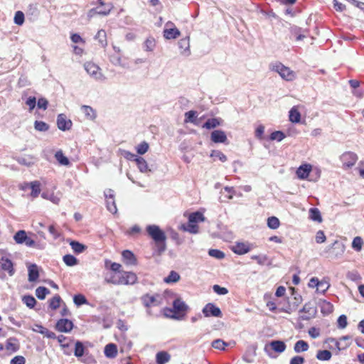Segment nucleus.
<instances>
[{
    "label": "nucleus",
    "instance_id": "412c9836",
    "mask_svg": "<svg viewBox=\"0 0 364 364\" xmlns=\"http://www.w3.org/2000/svg\"><path fill=\"white\" fill-rule=\"evenodd\" d=\"M311 171V166L309 164H304L299 167L296 171V175L298 178L301 179H305L309 175Z\"/></svg>",
    "mask_w": 364,
    "mask_h": 364
},
{
    "label": "nucleus",
    "instance_id": "f8f14e48",
    "mask_svg": "<svg viewBox=\"0 0 364 364\" xmlns=\"http://www.w3.org/2000/svg\"><path fill=\"white\" fill-rule=\"evenodd\" d=\"M299 311L301 313H305V314H309V316H307V315L300 316V318L303 321L309 320L311 316H313L316 313V310L314 309L313 305L310 302L305 304L304 306H303V308Z\"/></svg>",
    "mask_w": 364,
    "mask_h": 364
},
{
    "label": "nucleus",
    "instance_id": "b1692460",
    "mask_svg": "<svg viewBox=\"0 0 364 364\" xmlns=\"http://www.w3.org/2000/svg\"><path fill=\"white\" fill-rule=\"evenodd\" d=\"M171 359V355L166 351L158 352L156 355V360L157 364H165Z\"/></svg>",
    "mask_w": 364,
    "mask_h": 364
},
{
    "label": "nucleus",
    "instance_id": "7c9ffc66",
    "mask_svg": "<svg viewBox=\"0 0 364 364\" xmlns=\"http://www.w3.org/2000/svg\"><path fill=\"white\" fill-rule=\"evenodd\" d=\"M205 218L200 212H194L190 214L188 217V222L191 223H196L198 222H203Z\"/></svg>",
    "mask_w": 364,
    "mask_h": 364
},
{
    "label": "nucleus",
    "instance_id": "774afa93",
    "mask_svg": "<svg viewBox=\"0 0 364 364\" xmlns=\"http://www.w3.org/2000/svg\"><path fill=\"white\" fill-rule=\"evenodd\" d=\"M11 364H25L26 359L22 355H16L11 360Z\"/></svg>",
    "mask_w": 364,
    "mask_h": 364
},
{
    "label": "nucleus",
    "instance_id": "de8ad7c7",
    "mask_svg": "<svg viewBox=\"0 0 364 364\" xmlns=\"http://www.w3.org/2000/svg\"><path fill=\"white\" fill-rule=\"evenodd\" d=\"M321 312L324 314H328L333 311V305L326 301H323L321 306Z\"/></svg>",
    "mask_w": 364,
    "mask_h": 364
},
{
    "label": "nucleus",
    "instance_id": "58836bf2",
    "mask_svg": "<svg viewBox=\"0 0 364 364\" xmlns=\"http://www.w3.org/2000/svg\"><path fill=\"white\" fill-rule=\"evenodd\" d=\"M331 353L328 350H318L316 354V358L319 360H329L331 358Z\"/></svg>",
    "mask_w": 364,
    "mask_h": 364
},
{
    "label": "nucleus",
    "instance_id": "f704fd0d",
    "mask_svg": "<svg viewBox=\"0 0 364 364\" xmlns=\"http://www.w3.org/2000/svg\"><path fill=\"white\" fill-rule=\"evenodd\" d=\"M70 245L71 246L73 250L75 253H77V254H80V253L83 252L85 250V249H86V246L85 245H84L83 244L80 243L77 241L72 240L70 242Z\"/></svg>",
    "mask_w": 364,
    "mask_h": 364
},
{
    "label": "nucleus",
    "instance_id": "6ab92c4d",
    "mask_svg": "<svg viewBox=\"0 0 364 364\" xmlns=\"http://www.w3.org/2000/svg\"><path fill=\"white\" fill-rule=\"evenodd\" d=\"M256 347L249 348L242 356V360L247 363H252L255 360L256 356Z\"/></svg>",
    "mask_w": 364,
    "mask_h": 364
},
{
    "label": "nucleus",
    "instance_id": "bb28decb",
    "mask_svg": "<svg viewBox=\"0 0 364 364\" xmlns=\"http://www.w3.org/2000/svg\"><path fill=\"white\" fill-rule=\"evenodd\" d=\"M136 163L140 172L147 173L151 171V169L149 168L147 162L143 157L139 156V158L136 159Z\"/></svg>",
    "mask_w": 364,
    "mask_h": 364
},
{
    "label": "nucleus",
    "instance_id": "f03ea898",
    "mask_svg": "<svg viewBox=\"0 0 364 364\" xmlns=\"http://www.w3.org/2000/svg\"><path fill=\"white\" fill-rule=\"evenodd\" d=\"M269 69L272 71L277 73L280 77L286 81H292L296 77L295 72L280 62L272 63L269 65Z\"/></svg>",
    "mask_w": 364,
    "mask_h": 364
},
{
    "label": "nucleus",
    "instance_id": "0e129e2a",
    "mask_svg": "<svg viewBox=\"0 0 364 364\" xmlns=\"http://www.w3.org/2000/svg\"><path fill=\"white\" fill-rule=\"evenodd\" d=\"M214 292L219 295H225L228 293V290L225 287H222L218 284H215L213 287Z\"/></svg>",
    "mask_w": 364,
    "mask_h": 364
},
{
    "label": "nucleus",
    "instance_id": "e2e57ef3",
    "mask_svg": "<svg viewBox=\"0 0 364 364\" xmlns=\"http://www.w3.org/2000/svg\"><path fill=\"white\" fill-rule=\"evenodd\" d=\"M73 301L77 306H80L87 303L86 298L82 294L75 295Z\"/></svg>",
    "mask_w": 364,
    "mask_h": 364
},
{
    "label": "nucleus",
    "instance_id": "f3484780",
    "mask_svg": "<svg viewBox=\"0 0 364 364\" xmlns=\"http://www.w3.org/2000/svg\"><path fill=\"white\" fill-rule=\"evenodd\" d=\"M164 37L166 39H176L181 36V32L176 27L164 28Z\"/></svg>",
    "mask_w": 364,
    "mask_h": 364
},
{
    "label": "nucleus",
    "instance_id": "4468645a",
    "mask_svg": "<svg viewBox=\"0 0 364 364\" xmlns=\"http://www.w3.org/2000/svg\"><path fill=\"white\" fill-rule=\"evenodd\" d=\"M107 9L106 11H98V7L93 8L89 10V11L87 14V21H90L92 17H94L95 15H102V16H107L109 14L111 11L113 9L112 4H107Z\"/></svg>",
    "mask_w": 364,
    "mask_h": 364
},
{
    "label": "nucleus",
    "instance_id": "7ed1b4c3",
    "mask_svg": "<svg viewBox=\"0 0 364 364\" xmlns=\"http://www.w3.org/2000/svg\"><path fill=\"white\" fill-rule=\"evenodd\" d=\"M188 306L180 298L176 299L173 302V309H165V315L175 319H179V314L183 315L188 309Z\"/></svg>",
    "mask_w": 364,
    "mask_h": 364
},
{
    "label": "nucleus",
    "instance_id": "aec40b11",
    "mask_svg": "<svg viewBox=\"0 0 364 364\" xmlns=\"http://www.w3.org/2000/svg\"><path fill=\"white\" fill-rule=\"evenodd\" d=\"M178 47L181 50V53L184 55H190V43L189 38H182L178 41Z\"/></svg>",
    "mask_w": 364,
    "mask_h": 364
},
{
    "label": "nucleus",
    "instance_id": "9b49d317",
    "mask_svg": "<svg viewBox=\"0 0 364 364\" xmlns=\"http://www.w3.org/2000/svg\"><path fill=\"white\" fill-rule=\"evenodd\" d=\"M73 327V322L66 318L60 319L56 323V329L60 332H70Z\"/></svg>",
    "mask_w": 364,
    "mask_h": 364
},
{
    "label": "nucleus",
    "instance_id": "f257e3e1",
    "mask_svg": "<svg viewBox=\"0 0 364 364\" xmlns=\"http://www.w3.org/2000/svg\"><path fill=\"white\" fill-rule=\"evenodd\" d=\"M148 235L154 240L156 245L155 251L158 255H161L166 249V236L164 232L156 225H149L146 227Z\"/></svg>",
    "mask_w": 364,
    "mask_h": 364
},
{
    "label": "nucleus",
    "instance_id": "79ce46f5",
    "mask_svg": "<svg viewBox=\"0 0 364 364\" xmlns=\"http://www.w3.org/2000/svg\"><path fill=\"white\" fill-rule=\"evenodd\" d=\"M26 232L24 230H18L14 235V238L16 243L22 244L25 242L26 237Z\"/></svg>",
    "mask_w": 364,
    "mask_h": 364
},
{
    "label": "nucleus",
    "instance_id": "cd10ccee",
    "mask_svg": "<svg viewBox=\"0 0 364 364\" xmlns=\"http://www.w3.org/2000/svg\"><path fill=\"white\" fill-rule=\"evenodd\" d=\"M6 348L7 350L12 353L16 352L19 348V345L17 343V340L14 338H9L6 343Z\"/></svg>",
    "mask_w": 364,
    "mask_h": 364
},
{
    "label": "nucleus",
    "instance_id": "423d86ee",
    "mask_svg": "<svg viewBox=\"0 0 364 364\" xmlns=\"http://www.w3.org/2000/svg\"><path fill=\"white\" fill-rule=\"evenodd\" d=\"M341 160L345 168H348L354 166L358 161L357 155L351 151L343 153L341 156Z\"/></svg>",
    "mask_w": 364,
    "mask_h": 364
},
{
    "label": "nucleus",
    "instance_id": "338daca9",
    "mask_svg": "<svg viewBox=\"0 0 364 364\" xmlns=\"http://www.w3.org/2000/svg\"><path fill=\"white\" fill-rule=\"evenodd\" d=\"M347 317L345 315H341L338 318V326L340 328H344L347 326Z\"/></svg>",
    "mask_w": 364,
    "mask_h": 364
},
{
    "label": "nucleus",
    "instance_id": "dca6fc26",
    "mask_svg": "<svg viewBox=\"0 0 364 364\" xmlns=\"http://www.w3.org/2000/svg\"><path fill=\"white\" fill-rule=\"evenodd\" d=\"M0 264L3 270L7 271L10 276L14 275V269L13 267V263L9 259L1 257L0 258Z\"/></svg>",
    "mask_w": 364,
    "mask_h": 364
},
{
    "label": "nucleus",
    "instance_id": "ea45409f",
    "mask_svg": "<svg viewBox=\"0 0 364 364\" xmlns=\"http://www.w3.org/2000/svg\"><path fill=\"white\" fill-rule=\"evenodd\" d=\"M48 294H50V291L46 287H39L36 289V296L41 300L44 299Z\"/></svg>",
    "mask_w": 364,
    "mask_h": 364
},
{
    "label": "nucleus",
    "instance_id": "ddd939ff",
    "mask_svg": "<svg viewBox=\"0 0 364 364\" xmlns=\"http://www.w3.org/2000/svg\"><path fill=\"white\" fill-rule=\"evenodd\" d=\"M210 139L214 143H225L228 139L225 132L220 129L213 131Z\"/></svg>",
    "mask_w": 364,
    "mask_h": 364
},
{
    "label": "nucleus",
    "instance_id": "a18cd8bd",
    "mask_svg": "<svg viewBox=\"0 0 364 364\" xmlns=\"http://www.w3.org/2000/svg\"><path fill=\"white\" fill-rule=\"evenodd\" d=\"M280 223L277 218L274 216L269 217L267 219V225L272 230L277 229L279 227Z\"/></svg>",
    "mask_w": 364,
    "mask_h": 364
},
{
    "label": "nucleus",
    "instance_id": "603ef678",
    "mask_svg": "<svg viewBox=\"0 0 364 364\" xmlns=\"http://www.w3.org/2000/svg\"><path fill=\"white\" fill-rule=\"evenodd\" d=\"M208 254L210 256L217 258V259H223L225 257V254L223 252L216 250V249H210L208 251Z\"/></svg>",
    "mask_w": 364,
    "mask_h": 364
},
{
    "label": "nucleus",
    "instance_id": "c03bdc74",
    "mask_svg": "<svg viewBox=\"0 0 364 364\" xmlns=\"http://www.w3.org/2000/svg\"><path fill=\"white\" fill-rule=\"evenodd\" d=\"M63 262L66 265L73 267L77 264V259L72 255H65L63 256Z\"/></svg>",
    "mask_w": 364,
    "mask_h": 364
},
{
    "label": "nucleus",
    "instance_id": "e433bc0d",
    "mask_svg": "<svg viewBox=\"0 0 364 364\" xmlns=\"http://www.w3.org/2000/svg\"><path fill=\"white\" fill-rule=\"evenodd\" d=\"M180 279V275L175 271H171L168 276L164 279L166 283H176Z\"/></svg>",
    "mask_w": 364,
    "mask_h": 364
},
{
    "label": "nucleus",
    "instance_id": "37998d69",
    "mask_svg": "<svg viewBox=\"0 0 364 364\" xmlns=\"http://www.w3.org/2000/svg\"><path fill=\"white\" fill-rule=\"evenodd\" d=\"M34 128L38 132H46L49 129V125L43 121H35Z\"/></svg>",
    "mask_w": 364,
    "mask_h": 364
},
{
    "label": "nucleus",
    "instance_id": "680f3d73",
    "mask_svg": "<svg viewBox=\"0 0 364 364\" xmlns=\"http://www.w3.org/2000/svg\"><path fill=\"white\" fill-rule=\"evenodd\" d=\"M252 259L256 260L259 264L263 265L268 260V257L265 255H252L251 257Z\"/></svg>",
    "mask_w": 364,
    "mask_h": 364
},
{
    "label": "nucleus",
    "instance_id": "6e6552de",
    "mask_svg": "<svg viewBox=\"0 0 364 364\" xmlns=\"http://www.w3.org/2000/svg\"><path fill=\"white\" fill-rule=\"evenodd\" d=\"M143 304L146 307L156 306L161 304V298L159 295L146 294L141 297Z\"/></svg>",
    "mask_w": 364,
    "mask_h": 364
},
{
    "label": "nucleus",
    "instance_id": "4d7b16f0",
    "mask_svg": "<svg viewBox=\"0 0 364 364\" xmlns=\"http://www.w3.org/2000/svg\"><path fill=\"white\" fill-rule=\"evenodd\" d=\"M81 109L83 111V112L85 113V114L87 117H88L90 119H93L95 117V112L91 107L87 106V105H83V106H82Z\"/></svg>",
    "mask_w": 364,
    "mask_h": 364
},
{
    "label": "nucleus",
    "instance_id": "20e7f679",
    "mask_svg": "<svg viewBox=\"0 0 364 364\" xmlns=\"http://www.w3.org/2000/svg\"><path fill=\"white\" fill-rule=\"evenodd\" d=\"M346 247L342 242L336 240L333 244L326 247L323 253L326 257L330 259H338L341 257L345 252Z\"/></svg>",
    "mask_w": 364,
    "mask_h": 364
},
{
    "label": "nucleus",
    "instance_id": "2eb2a0df",
    "mask_svg": "<svg viewBox=\"0 0 364 364\" xmlns=\"http://www.w3.org/2000/svg\"><path fill=\"white\" fill-rule=\"evenodd\" d=\"M251 247L248 243L237 242L232 247V250L237 255H243L248 252Z\"/></svg>",
    "mask_w": 364,
    "mask_h": 364
},
{
    "label": "nucleus",
    "instance_id": "09e8293b",
    "mask_svg": "<svg viewBox=\"0 0 364 364\" xmlns=\"http://www.w3.org/2000/svg\"><path fill=\"white\" fill-rule=\"evenodd\" d=\"M61 301V298L59 295L54 296L50 300L49 303V306L50 309L55 310L60 306V304Z\"/></svg>",
    "mask_w": 364,
    "mask_h": 364
},
{
    "label": "nucleus",
    "instance_id": "a878e982",
    "mask_svg": "<svg viewBox=\"0 0 364 364\" xmlns=\"http://www.w3.org/2000/svg\"><path fill=\"white\" fill-rule=\"evenodd\" d=\"M104 352L107 358H114L117 354V346L114 343H109L105 346Z\"/></svg>",
    "mask_w": 364,
    "mask_h": 364
},
{
    "label": "nucleus",
    "instance_id": "052dcab7",
    "mask_svg": "<svg viewBox=\"0 0 364 364\" xmlns=\"http://www.w3.org/2000/svg\"><path fill=\"white\" fill-rule=\"evenodd\" d=\"M197 117V112L193 110L188 111L185 113V122L193 123Z\"/></svg>",
    "mask_w": 364,
    "mask_h": 364
},
{
    "label": "nucleus",
    "instance_id": "bf43d9fd",
    "mask_svg": "<svg viewBox=\"0 0 364 364\" xmlns=\"http://www.w3.org/2000/svg\"><path fill=\"white\" fill-rule=\"evenodd\" d=\"M183 228L185 231H187L191 233H198V226L195 223H191L188 222L187 226L183 225Z\"/></svg>",
    "mask_w": 364,
    "mask_h": 364
},
{
    "label": "nucleus",
    "instance_id": "c85d7f7f",
    "mask_svg": "<svg viewBox=\"0 0 364 364\" xmlns=\"http://www.w3.org/2000/svg\"><path fill=\"white\" fill-rule=\"evenodd\" d=\"M309 218L315 222L321 223L322 218L320 210L316 208H311L309 209Z\"/></svg>",
    "mask_w": 364,
    "mask_h": 364
},
{
    "label": "nucleus",
    "instance_id": "4c0bfd02",
    "mask_svg": "<svg viewBox=\"0 0 364 364\" xmlns=\"http://www.w3.org/2000/svg\"><path fill=\"white\" fill-rule=\"evenodd\" d=\"M156 46L155 39L152 37H149L146 38L144 43V48L146 51H153Z\"/></svg>",
    "mask_w": 364,
    "mask_h": 364
},
{
    "label": "nucleus",
    "instance_id": "c756f323",
    "mask_svg": "<svg viewBox=\"0 0 364 364\" xmlns=\"http://www.w3.org/2000/svg\"><path fill=\"white\" fill-rule=\"evenodd\" d=\"M308 349H309L308 343L303 340L298 341L294 346V350L297 353L307 351Z\"/></svg>",
    "mask_w": 364,
    "mask_h": 364
},
{
    "label": "nucleus",
    "instance_id": "13d9d810",
    "mask_svg": "<svg viewBox=\"0 0 364 364\" xmlns=\"http://www.w3.org/2000/svg\"><path fill=\"white\" fill-rule=\"evenodd\" d=\"M107 203V210L115 214L117 212V208L116 206L115 200H110V199H106Z\"/></svg>",
    "mask_w": 364,
    "mask_h": 364
},
{
    "label": "nucleus",
    "instance_id": "69168bd1",
    "mask_svg": "<svg viewBox=\"0 0 364 364\" xmlns=\"http://www.w3.org/2000/svg\"><path fill=\"white\" fill-rule=\"evenodd\" d=\"M211 156L218 158L222 162H225L227 160V156L220 151H213Z\"/></svg>",
    "mask_w": 364,
    "mask_h": 364
},
{
    "label": "nucleus",
    "instance_id": "a211bd4d",
    "mask_svg": "<svg viewBox=\"0 0 364 364\" xmlns=\"http://www.w3.org/2000/svg\"><path fill=\"white\" fill-rule=\"evenodd\" d=\"M350 339V337L349 336H345L341 337L339 339V341L332 338L331 341L335 343V346L338 350H341L348 347L350 344L348 343H346V341H348Z\"/></svg>",
    "mask_w": 364,
    "mask_h": 364
},
{
    "label": "nucleus",
    "instance_id": "1a4fd4ad",
    "mask_svg": "<svg viewBox=\"0 0 364 364\" xmlns=\"http://www.w3.org/2000/svg\"><path fill=\"white\" fill-rule=\"evenodd\" d=\"M269 349L281 353L286 350V344L282 341H272L269 344H267L264 348L267 353H269Z\"/></svg>",
    "mask_w": 364,
    "mask_h": 364
},
{
    "label": "nucleus",
    "instance_id": "39448f33",
    "mask_svg": "<svg viewBox=\"0 0 364 364\" xmlns=\"http://www.w3.org/2000/svg\"><path fill=\"white\" fill-rule=\"evenodd\" d=\"M84 68L87 74L95 80L104 82L106 80L105 76L101 73V69L97 65L92 62H86L84 64Z\"/></svg>",
    "mask_w": 364,
    "mask_h": 364
},
{
    "label": "nucleus",
    "instance_id": "72a5a7b5",
    "mask_svg": "<svg viewBox=\"0 0 364 364\" xmlns=\"http://www.w3.org/2000/svg\"><path fill=\"white\" fill-rule=\"evenodd\" d=\"M55 158L58 161V162L63 166H68L70 165L69 159L63 154L61 150L58 151L55 154Z\"/></svg>",
    "mask_w": 364,
    "mask_h": 364
},
{
    "label": "nucleus",
    "instance_id": "2f4dec72",
    "mask_svg": "<svg viewBox=\"0 0 364 364\" xmlns=\"http://www.w3.org/2000/svg\"><path fill=\"white\" fill-rule=\"evenodd\" d=\"M289 121L293 123H299L301 119V114L298 109L294 107L289 111Z\"/></svg>",
    "mask_w": 364,
    "mask_h": 364
},
{
    "label": "nucleus",
    "instance_id": "864d4df0",
    "mask_svg": "<svg viewBox=\"0 0 364 364\" xmlns=\"http://www.w3.org/2000/svg\"><path fill=\"white\" fill-rule=\"evenodd\" d=\"M14 23L18 26H21L24 23V14L22 11H18L16 12Z\"/></svg>",
    "mask_w": 364,
    "mask_h": 364
},
{
    "label": "nucleus",
    "instance_id": "0eeeda50",
    "mask_svg": "<svg viewBox=\"0 0 364 364\" xmlns=\"http://www.w3.org/2000/svg\"><path fill=\"white\" fill-rule=\"evenodd\" d=\"M202 312L205 317H222V312L220 309L212 303L207 304L203 307Z\"/></svg>",
    "mask_w": 364,
    "mask_h": 364
},
{
    "label": "nucleus",
    "instance_id": "3c124183",
    "mask_svg": "<svg viewBox=\"0 0 364 364\" xmlns=\"http://www.w3.org/2000/svg\"><path fill=\"white\" fill-rule=\"evenodd\" d=\"M23 301L28 307L31 309L34 307L35 304H36L35 298L30 295L24 296L23 297Z\"/></svg>",
    "mask_w": 364,
    "mask_h": 364
},
{
    "label": "nucleus",
    "instance_id": "393cba45",
    "mask_svg": "<svg viewBox=\"0 0 364 364\" xmlns=\"http://www.w3.org/2000/svg\"><path fill=\"white\" fill-rule=\"evenodd\" d=\"M222 120L219 118H210L208 119L205 124L203 125V128L207 129H214L221 124Z\"/></svg>",
    "mask_w": 364,
    "mask_h": 364
},
{
    "label": "nucleus",
    "instance_id": "9d476101",
    "mask_svg": "<svg viewBox=\"0 0 364 364\" xmlns=\"http://www.w3.org/2000/svg\"><path fill=\"white\" fill-rule=\"evenodd\" d=\"M72 124V121L70 119H68L65 114H58L57 118V125L59 129L62 131L69 130L70 129Z\"/></svg>",
    "mask_w": 364,
    "mask_h": 364
},
{
    "label": "nucleus",
    "instance_id": "5701e85b",
    "mask_svg": "<svg viewBox=\"0 0 364 364\" xmlns=\"http://www.w3.org/2000/svg\"><path fill=\"white\" fill-rule=\"evenodd\" d=\"M28 281L30 282H36L38 277L39 272L36 264H31L28 268Z\"/></svg>",
    "mask_w": 364,
    "mask_h": 364
},
{
    "label": "nucleus",
    "instance_id": "8fccbe9b",
    "mask_svg": "<svg viewBox=\"0 0 364 364\" xmlns=\"http://www.w3.org/2000/svg\"><path fill=\"white\" fill-rule=\"evenodd\" d=\"M363 245V240L360 237H355L352 242V247L359 252L361 250Z\"/></svg>",
    "mask_w": 364,
    "mask_h": 364
},
{
    "label": "nucleus",
    "instance_id": "473e14b6",
    "mask_svg": "<svg viewBox=\"0 0 364 364\" xmlns=\"http://www.w3.org/2000/svg\"><path fill=\"white\" fill-rule=\"evenodd\" d=\"M122 274H123L124 278L125 285L133 284L137 280L136 275L134 273H133V272H125Z\"/></svg>",
    "mask_w": 364,
    "mask_h": 364
},
{
    "label": "nucleus",
    "instance_id": "6e6d98bb",
    "mask_svg": "<svg viewBox=\"0 0 364 364\" xmlns=\"http://www.w3.org/2000/svg\"><path fill=\"white\" fill-rule=\"evenodd\" d=\"M285 138V134L281 131L273 132L270 135L271 140H277L281 141Z\"/></svg>",
    "mask_w": 364,
    "mask_h": 364
},
{
    "label": "nucleus",
    "instance_id": "c9c22d12",
    "mask_svg": "<svg viewBox=\"0 0 364 364\" xmlns=\"http://www.w3.org/2000/svg\"><path fill=\"white\" fill-rule=\"evenodd\" d=\"M29 186L31 188V196L33 198H36L41 192L40 183L37 181H35L30 183Z\"/></svg>",
    "mask_w": 364,
    "mask_h": 364
},
{
    "label": "nucleus",
    "instance_id": "5fc2aeb1",
    "mask_svg": "<svg viewBox=\"0 0 364 364\" xmlns=\"http://www.w3.org/2000/svg\"><path fill=\"white\" fill-rule=\"evenodd\" d=\"M136 149L139 154L143 155L147 152L149 144L146 141H143L136 146Z\"/></svg>",
    "mask_w": 364,
    "mask_h": 364
},
{
    "label": "nucleus",
    "instance_id": "a19ab883",
    "mask_svg": "<svg viewBox=\"0 0 364 364\" xmlns=\"http://www.w3.org/2000/svg\"><path fill=\"white\" fill-rule=\"evenodd\" d=\"M85 353V347L81 341H77L75 343L74 354L76 357H82Z\"/></svg>",
    "mask_w": 364,
    "mask_h": 364
},
{
    "label": "nucleus",
    "instance_id": "4be33fe9",
    "mask_svg": "<svg viewBox=\"0 0 364 364\" xmlns=\"http://www.w3.org/2000/svg\"><path fill=\"white\" fill-rule=\"evenodd\" d=\"M124 262L127 264L133 265L136 264V259L132 252L129 250H124L122 253Z\"/></svg>",
    "mask_w": 364,
    "mask_h": 364
},
{
    "label": "nucleus",
    "instance_id": "49530a36",
    "mask_svg": "<svg viewBox=\"0 0 364 364\" xmlns=\"http://www.w3.org/2000/svg\"><path fill=\"white\" fill-rule=\"evenodd\" d=\"M229 345V343L225 342L222 339H216L212 342V347L218 350H224L225 346Z\"/></svg>",
    "mask_w": 364,
    "mask_h": 364
}]
</instances>
